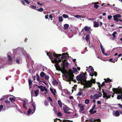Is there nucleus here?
Masks as SVG:
<instances>
[{
	"label": "nucleus",
	"instance_id": "obj_44",
	"mask_svg": "<svg viewBox=\"0 0 122 122\" xmlns=\"http://www.w3.org/2000/svg\"><path fill=\"white\" fill-rule=\"evenodd\" d=\"M117 33V32H114L112 34V35L114 38L116 37L115 35Z\"/></svg>",
	"mask_w": 122,
	"mask_h": 122
},
{
	"label": "nucleus",
	"instance_id": "obj_61",
	"mask_svg": "<svg viewBox=\"0 0 122 122\" xmlns=\"http://www.w3.org/2000/svg\"><path fill=\"white\" fill-rule=\"evenodd\" d=\"M117 61V59H115L113 60H112V62L114 63L115 62Z\"/></svg>",
	"mask_w": 122,
	"mask_h": 122
},
{
	"label": "nucleus",
	"instance_id": "obj_19",
	"mask_svg": "<svg viewBox=\"0 0 122 122\" xmlns=\"http://www.w3.org/2000/svg\"><path fill=\"white\" fill-rule=\"evenodd\" d=\"M102 92L103 93V98H106L107 97V93L106 92H104V90L103 89H102Z\"/></svg>",
	"mask_w": 122,
	"mask_h": 122
},
{
	"label": "nucleus",
	"instance_id": "obj_29",
	"mask_svg": "<svg viewBox=\"0 0 122 122\" xmlns=\"http://www.w3.org/2000/svg\"><path fill=\"white\" fill-rule=\"evenodd\" d=\"M39 90H36L34 92V93L36 97H37L39 94Z\"/></svg>",
	"mask_w": 122,
	"mask_h": 122
},
{
	"label": "nucleus",
	"instance_id": "obj_16",
	"mask_svg": "<svg viewBox=\"0 0 122 122\" xmlns=\"http://www.w3.org/2000/svg\"><path fill=\"white\" fill-rule=\"evenodd\" d=\"M78 107L80 108V110L81 111L84 110V106L81 104H78Z\"/></svg>",
	"mask_w": 122,
	"mask_h": 122
},
{
	"label": "nucleus",
	"instance_id": "obj_64",
	"mask_svg": "<svg viewBox=\"0 0 122 122\" xmlns=\"http://www.w3.org/2000/svg\"><path fill=\"white\" fill-rule=\"evenodd\" d=\"M118 105L122 109V105L120 104H118Z\"/></svg>",
	"mask_w": 122,
	"mask_h": 122
},
{
	"label": "nucleus",
	"instance_id": "obj_11",
	"mask_svg": "<svg viewBox=\"0 0 122 122\" xmlns=\"http://www.w3.org/2000/svg\"><path fill=\"white\" fill-rule=\"evenodd\" d=\"M50 90L51 92L53 95H56V92L55 89H53L51 87L50 88Z\"/></svg>",
	"mask_w": 122,
	"mask_h": 122
},
{
	"label": "nucleus",
	"instance_id": "obj_45",
	"mask_svg": "<svg viewBox=\"0 0 122 122\" xmlns=\"http://www.w3.org/2000/svg\"><path fill=\"white\" fill-rule=\"evenodd\" d=\"M31 112V109L30 108H29V110L27 112V114H30V113Z\"/></svg>",
	"mask_w": 122,
	"mask_h": 122
},
{
	"label": "nucleus",
	"instance_id": "obj_35",
	"mask_svg": "<svg viewBox=\"0 0 122 122\" xmlns=\"http://www.w3.org/2000/svg\"><path fill=\"white\" fill-rule=\"evenodd\" d=\"M62 16L65 18H68L69 17L68 15H66L65 14H63L62 15Z\"/></svg>",
	"mask_w": 122,
	"mask_h": 122
},
{
	"label": "nucleus",
	"instance_id": "obj_58",
	"mask_svg": "<svg viewBox=\"0 0 122 122\" xmlns=\"http://www.w3.org/2000/svg\"><path fill=\"white\" fill-rule=\"evenodd\" d=\"M94 74L95 76H97V73L96 72L94 71Z\"/></svg>",
	"mask_w": 122,
	"mask_h": 122
},
{
	"label": "nucleus",
	"instance_id": "obj_14",
	"mask_svg": "<svg viewBox=\"0 0 122 122\" xmlns=\"http://www.w3.org/2000/svg\"><path fill=\"white\" fill-rule=\"evenodd\" d=\"M99 26V24L97 22V21L93 22V26L95 27H97Z\"/></svg>",
	"mask_w": 122,
	"mask_h": 122
},
{
	"label": "nucleus",
	"instance_id": "obj_56",
	"mask_svg": "<svg viewBox=\"0 0 122 122\" xmlns=\"http://www.w3.org/2000/svg\"><path fill=\"white\" fill-rule=\"evenodd\" d=\"M114 20L117 22H118L120 20V19L117 18H114Z\"/></svg>",
	"mask_w": 122,
	"mask_h": 122
},
{
	"label": "nucleus",
	"instance_id": "obj_43",
	"mask_svg": "<svg viewBox=\"0 0 122 122\" xmlns=\"http://www.w3.org/2000/svg\"><path fill=\"white\" fill-rule=\"evenodd\" d=\"M68 36L69 38H71L73 36L72 33H71V34L70 33L68 34Z\"/></svg>",
	"mask_w": 122,
	"mask_h": 122
},
{
	"label": "nucleus",
	"instance_id": "obj_54",
	"mask_svg": "<svg viewBox=\"0 0 122 122\" xmlns=\"http://www.w3.org/2000/svg\"><path fill=\"white\" fill-rule=\"evenodd\" d=\"M94 110L92 109H91L89 111V112L92 114V113L93 112V110Z\"/></svg>",
	"mask_w": 122,
	"mask_h": 122
},
{
	"label": "nucleus",
	"instance_id": "obj_13",
	"mask_svg": "<svg viewBox=\"0 0 122 122\" xmlns=\"http://www.w3.org/2000/svg\"><path fill=\"white\" fill-rule=\"evenodd\" d=\"M105 80V83H107V82L110 83L111 82L112 80L111 79H110L109 78H108L107 79H104Z\"/></svg>",
	"mask_w": 122,
	"mask_h": 122
},
{
	"label": "nucleus",
	"instance_id": "obj_20",
	"mask_svg": "<svg viewBox=\"0 0 122 122\" xmlns=\"http://www.w3.org/2000/svg\"><path fill=\"white\" fill-rule=\"evenodd\" d=\"M113 114L114 116L115 115V116L117 117L118 116L120 115V113H119V112L118 111H116L115 112L114 115L113 113Z\"/></svg>",
	"mask_w": 122,
	"mask_h": 122
},
{
	"label": "nucleus",
	"instance_id": "obj_39",
	"mask_svg": "<svg viewBox=\"0 0 122 122\" xmlns=\"http://www.w3.org/2000/svg\"><path fill=\"white\" fill-rule=\"evenodd\" d=\"M57 115L59 116H62V114L60 112H58L57 114Z\"/></svg>",
	"mask_w": 122,
	"mask_h": 122
},
{
	"label": "nucleus",
	"instance_id": "obj_40",
	"mask_svg": "<svg viewBox=\"0 0 122 122\" xmlns=\"http://www.w3.org/2000/svg\"><path fill=\"white\" fill-rule=\"evenodd\" d=\"M61 122H73L72 121H71L69 120H64L63 121H61Z\"/></svg>",
	"mask_w": 122,
	"mask_h": 122
},
{
	"label": "nucleus",
	"instance_id": "obj_50",
	"mask_svg": "<svg viewBox=\"0 0 122 122\" xmlns=\"http://www.w3.org/2000/svg\"><path fill=\"white\" fill-rule=\"evenodd\" d=\"M98 93H99V94H98V95L99 97H101L102 96V94L101 93V92H98Z\"/></svg>",
	"mask_w": 122,
	"mask_h": 122
},
{
	"label": "nucleus",
	"instance_id": "obj_25",
	"mask_svg": "<svg viewBox=\"0 0 122 122\" xmlns=\"http://www.w3.org/2000/svg\"><path fill=\"white\" fill-rule=\"evenodd\" d=\"M8 60L9 61L12 62V58L9 55H8Z\"/></svg>",
	"mask_w": 122,
	"mask_h": 122
},
{
	"label": "nucleus",
	"instance_id": "obj_31",
	"mask_svg": "<svg viewBox=\"0 0 122 122\" xmlns=\"http://www.w3.org/2000/svg\"><path fill=\"white\" fill-rule=\"evenodd\" d=\"M94 99H97L98 97H99L98 94H96L93 96Z\"/></svg>",
	"mask_w": 122,
	"mask_h": 122
},
{
	"label": "nucleus",
	"instance_id": "obj_36",
	"mask_svg": "<svg viewBox=\"0 0 122 122\" xmlns=\"http://www.w3.org/2000/svg\"><path fill=\"white\" fill-rule=\"evenodd\" d=\"M89 100L88 99H86L85 100V103L86 104H88L89 102Z\"/></svg>",
	"mask_w": 122,
	"mask_h": 122
},
{
	"label": "nucleus",
	"instance_id": "obj_48",
	"mask_svg": "<svg viewBox=\"0 0 122 122\" xmlns=\"http://www.w3.org/2000/svg\"><path fill=\"white\" fill-rule=\"evenodd\" d=\"M45 78L46 80H48L49 78V76H45Z\"/></svg>",
	"mask_w": 122,
	"mask_h": 122
},
{
	"label": "nucleus",
	"instance_id": "obj_52",
	"mask_svg": "<svg viewBox=\"0 0 122 122\" xmlns=\"http://www.w3.org/2000/svg\"><path fill=\"white\" fill-rule=\"evenodd\" d=\"M58 120L59 121H60V122H61V121H62V120H60V119H56H56H54V122H57L56 120Z\"/></svg>",
	"mask_w": 122,
	"mask_h": 122
},
{
	"label": "nucleus",
	"instance_id": "obj_21",
	"mask_svg": "<svg viewBox=\"0 0 122 122\" xmlns=\"http://www.w3.org/2000/svg\"><path fill=\"white\" fill-rule=\"evenodd\" d=\"M77 86V85H75L74 86L72 87V92L74 91H76Z\"/></svg>",
	"mask_w": 122,
	"mask_h": 122
},
{
	"label": "nucleus",
	"instance_id": "obj_3",
	"mask_svg": "<svg viewBox=\"0 0 122 122\" xmlns=\"http://www.w3.org/2000/svg\"><path fill=\"white\" fill-rule=\"evenodd\" d=\"M70 73H67V74L66 75L65 78L67 79L66 81L69 82V83L71 84V81H74L73 77L74 75L73 74V73H74L75 71L74 70L72 71L71 70H70Z\"/></svg>",
	"mask_w": 122,
	"mask_h": 122
},
{
	"label": "nucleus",
	"instance_id": "obj_10",
	"mask_svg": "<svg viewBox=\"0 0 122 122\" xmlns=\"http://www.w3.org/2000/svg\"><path fill=\"white\" fill-rule=\"evenodd\" d=\"M31 107H32L31 108L32 109V110L33 111L32 113H34L36 109V107L35 106V103L34 102H33L31 104Z\"/></svg>",
	"mask_w": 122,
	"mask_h": 122
},
{
	"label": "nucleus",
	"instance_id": "obj_18",
	"mask_svg": "<svg viewBox=\"0 0 122 122\" xmlns=\"http://www.w3.org/2000/svg\"><path fill=\"white\" fill-rule=\"evenodd\" d=\"M26 102L24 100L23 101V107L25 109H27V108L26 107Z\"/></svg>",
	"mask_w": 122,
	"mask_h": 122
},
{
	"label": "nucleus",
	"instance_id": "obj_2",
	"mask_svg": "<svg viewBox=\"0 0 122 122\" xmlns=\"http://www.w3.org/2000/svg\"><path fill=\"white\" fill-rule=\"evenodd\" d=\"M81 84L84 85V88H86L91 87L93 85L92 83L95 84V80L92 78L90 80L86 81H81Z\"/></svg>",
	"mask_w": 122,
	"mask_h": 122
},
{
	"label": "nucleus",
	"instance_id": "obj_15",
	"mask_svg": "<svg viewBox=\"0 0 122 122\" xmlns=\"http://www.w3.org/2000/svg\"><path fill=\"white\" fill-rule=\"evenodd\" d=\"M52 83L53 85H56L58 84V82L55 79H53V81H52Z\"/></svg>",
	"mask_w": 122,
	"mask_h": 122
},
{
	"label": "nucleus",
	"instance_id": "obj_30",
	"mask_svg": "<svg viewBox=\"0 0 122 122\" xmlns=\"http://www.w3.org/2000/svg\"><path fill=\"white\" fill-rule=\"evenodd\" d=\"M64 29H68L69 27V25L68 24H66L64 25Z\"/></svg>",
	"mask_w": 122,
	"mask_h": 122
},
{
	"label": "nucleus",
	"instance_id": "obj_1",
	"mask_svg": "<svg viewBox=\"0 0 122 122\" xmlns=\"http://www.w3.org/2000/svg\"><path fill=\"white\" fill-rule=\"evenodd\" d=\"M51 60V62L53 63H55V65L57 70H59V68L60 67L59 65V63L61 61V59H60L58 60L57 59H58L62 55L61 54H46Z\"/></svg>",
	"mask_w": 122,
	"mask_h": 122
},
{
	"label": "nucleus",
	"instance_id": "obj_55",
	"mask_svg": "<svg viewBox=\"0 0 122 122\" xmlns=\"http://www.w3.org/2000/svg\"><path fill=\"white\" fill-rule=\"evenodd\" d=\"M5 102L7 104H9L10 103V101L8 100H6L5 101Z\"/></svg>",
	"mask_w": 122,
	"mask_h": 122
},
{
	"label": "nucleus",
	"instance_id": "obj_49",
	"mask_svg": "<svg viewBox=\"0 0 122 122\" xmlns=\"http://www.w3.org/2000/svg\"><path fill=\"white\" fill-rule=\"evenodd\" d=\"M44 86H43V87H41L40 88V90L42 92H43L44 91Z\"/></svg>",
	"mask_w": 122,
	"mask_h": 122
},
{
	"label": "nucleus",
	"instance_id": "obj_51",
	"mask_svg": "<svg viewBox=\"0 0 122 122\" xmlns=\"http://www.w3.org/2000/svg\"><path fill=\"white\" fill-rule=\"evenodd\" d=\"M72 69L75 72H76L78 71L77 70L76 68L73 67L72 68Z\"/></svg>",
	"mask_w": 122,
	"mask_h": 122
},
{
	"label": "nucleus",
	"instance_id": "obj_7",
	"mask_svg": "<svg viewBox=\"0 0 122 122\" xmlns=\"http://www.w3.org/2000/svg\"><path fill=\"white\" fill-rule=\"evenodd\" d=\"M63 55L61 57V60L64 63H65V62L67 61V59L66 58V56L65 55V54L67 55V56H69L68 54H62Z\"/></svg>",
	"mask_w": 122,
	"mask_h": 122
},
{
	"label": "nucleus",
	"instance_id": "obj_63",
	"mask_svg": "<svg viewBox=\"0 0 122 122\" xmlns=\"http://www.w3.org/2000/svg\"><path fill=\"white\" fill-rule=\"evenodd\" d=\"M97 121V122H101V120L100 119H98L96 120V121Z\"/></svg>",
	"mask_w": 122,
	"mask_h": 122
},
{
	"label": "nucleus",
	"instance_id": "obj_41",
	"mask_svg": "<svg viewBox=\"0 0 122 122\" xmlns=\"http://www.w3.org/2000/svg\"><path fill=\"white\" fill-rule=\"evenodd\" d=\"M74 16L77 18H80L81 17V16L79 15H74Z\"/></svg>",
	"mask_w": 122,
	"mask_h": 122
},
{
	"label": "nucleus",
	"instance_id": "obj_12",
	"mask_svg": "<svg viewBox=\"0 0 122 122\" xmlns=\"http://www.w3.org/2000/svg\"><path fill=\"white\" fill-rule=\"evenodd\" d=\"M91 29V27H88L87 26H86L84 27V30L86 31H89ZM84 30V29H82V30L83 31Z\"/></svg>",
	"mask_w": 122,
	"mask_h": 122
},
{
	"label": "nucleus",
	"instance_id": "obj_47",
	"mask_svg": "<svg viewBox=\"0 0 122 122\" xmlns=\"http://www.w3.org/2000/svg\"><path fill=\"white\" fill-rule=\"evenodd\" d=\"M99 6L98 5L96 4H95L94 6V7L96 9H97L98 7Z\"/></svg>",
	"mask_w": 122,
	"mask_h": 122
},
{
	"label": "nucleus",
	"instance_id": "obj_42",
	"mask_svg": "<svg viewBox=\"0 0 122 122\" xmlns=\"http://www.w3.org/2000/svg\"><path fill=\"white\" fill-rule=\"evenodd\" d=\"M15 98L13 97H10L9 98L10 100L12 102L13 101H14L15 100Z\"/></svg>",
	"mask_w": 122,
	"mask_h": 122
},
{
	"label": "nucleus",
	"instance_id": "obj_17",
	"mask_svg": "<svg viewBox=\"0 0 122 122\" xmlns=\"http://www.w3.org/2000/svg\"><path fill=\"white\" fill-rule=\"evenodd\" d=\"M113 17L114 18H119L121 17V15L120 14H118L117 15H113Z\"/></svg>",
	"mask_w": 122,
	"mask_h": 122
},
{
	"label": "nucleus",
	"instance_id": "obj_26",
	"mask_svg": "<svg viewBox=\"0 0 122 122\" xmlns=\"http://www.w3.org/2000/svg\"><path fill=\"white\" fill-rule=\"evenodd\" d=\"M100 47L101 48V51L102 52V53H105L104 52V48H103V47L102 46L101 44V43L100 45Z\"/></svg>",
	"mask_w": 122,
	"mask_h": 122
},
{
	"label": "nucleus",
	"instance_id": "obj_8",
	"mask_svg": "<svg viewBox=\"0 0 122 122\" xmlns=\"http://www.w3.org/2000/svg\"><path fill=\"white\" fill-rule=\"evenodd\" d=\"M63 109L64 110V112L65 113L70 114V112H69L68 111L70 110V109L67 106H66L63 107Z\"/></svg>",
	"mask_w": 122,
	"mask_h": 122
},
{
	"label": "nucleus",
	"instance_id": "obj_27",
	"mask_svg": "<svg viewBox=\"0 0 122 122\" xmlns=\"http://www.w3.org/2000/svg\"><path fill=\"white\" fill-rule=\"evenodd\" d=\"M90 38V36L89 35L87 34L86 35L85 37V39L86 41L87 42L89 41Z\"/></svg>",
	"mask_w": 122,
	"mask_h": 122
},
{
	"label": "nucleus",
	"instance_id": "obj_4",
	"mask_svg": "<svg viewBox=\"0 0 122 122\" xmlns=\"http://www.w3.org/2000/svg\"><path fill=\"white\" fill-rule=\"evenodd\" d=\"M119 87L118 88H113L112 90L114 92V93L116 94H121L122 95H118L117 97V98L118 100L121 99L122 98V88H119Z\"/></svg>",
	"mask_w": 122,
	"mask_h": 122
},
{
	"label": "nucleus",
	"instance_id": "obj_23",
	"mask_svg": "<svg viewBox=\"0 0 122 122\" xmlns=\"http://www.w3.org/2000/svg\"><path fill=\"white\" fill-rule=\"evenodd\" d=\"M83 94V92H82L81 90V89L80 90L79 92L77 94V96H80L82 95Z\"/></svg>",
	"mask_w": 122,
	"mask_h": 122
},
{
	"label": "nucleus",
	"instance_id": "obj_62",
	"mask_svg": "<svg viewBox=\"0 0 122 122\" xmlns=\"http://www.w3.org/2000/svg\"><path fill=\"white\" fill-rule=\"evenodd\" d=\"M25 55H24V56H25V57L27 56V57L28 58H29V54H25Z\"/></svg>",
	"mask_w": 122,
	"mask_h": 122
},
{
	"label": "nucleus",
	"instance_id": "obj_59",
	"mask_svg": "<svg viewBox=\"0 0 122 122\" xmlns=\"http://www.w3.org/2000/svg\"><path fill=\"white\" fill-rule=\"evenodd\" d=\"M90 70H91V71L92 72H94V69H93V68L92 67H91L90 68Z\"/></svg>",
	"mask_w": 122,
	"mask_h": 122
},
{
	"label": "nucleus",
	"instance_id": "obj_5",
	"mask_svg": "<svg viewBox=\"0 0 122 122\" xmlns=\"http://www.w3.org/2000/svg\"><path fill=\"white\" fill-rule=\"evenodd\" d=\"M76 80L80 81H86V77L82 74H80L77 76L76 77Z\"/></svg>",
	"mask_w": 122,
	"mask_h": 122
},
{
	"label": "nucleus",
	"instance_id": "obj_6",
	"mask_svg": "<svg viewBox=\"0 0 122 122\" xmlns=\"http://www.w3.org/2000/svg\"><path fill=\"white\" fill-rule=\"evenodd\" d=\"M14 53L20 52L22 53H26V51L24 50L23 48L22 47H19L13 50Z\"/></svg>",
	"mask_w": 122,
	"mask_h": 122
},
{
	"label": "nucleus",
	"instance_id": "obj_37",
	"mask_svg": "<svg viewBox=\"0 0 122 122\" xmlns=\"http://www.w3.org/2000/svg\"><path fill=\"white\" fill-rule=\"evenodd\" d=\"M105 82L104 81L102 83V84L101 85H98V86L99 87H101V86H103L104 85H105Z\"/></svg>",
	"mask_w": 122,
	"mask_h": 122
},
{
	"label": "nucleus",
	"instance_id": "obj_22",
	"mask_svg": "<svg viewBox=\"0 0 122 122\" xmlns=\"http://www.w3.org/2000/svg\"><path fill=\"white\" fill-rule=\"evenodd\" d=\"M60 107L61 108L62 107V103L61 101L59 100H58L57 101Z\"/></svg>",
	"mask_w": 122,
	"mask_h": 122
},
{
	"label": "nucleus",
	"instance_id": "obj_60",
	"mask_svg": "<svg viewBox=\"0 0 122 122\" xmlns=\"http://www.w3.org/2000/svg\"><path fill=\"white\" fill-rule=\"evenodd\" d=\"M89 121L92 122H96V120H93V119H90Z\"/></svg>",
	"mask_w": 122,
	"mask_h": 122
},
{
	"label": "nucleus",
	"instance_id": "obj_24",
	"mask_svg": "<svg viewBox=\"0 0 122 122\" xmlns=\"http://www.w3.org/2000/svg\"><path fill=\"white\" fill-rule=\"evenodd\" d=\"M29 86L30 88L31 87L32 81L30 79H29L28 81Z\"/></svg>",
	"mask_w": 122,
	"mask_h": 122
},
{
	"label": "nucleus",
	"instance_id": "obj_46",
	"mask_svg": "<svg viewBox=\"0 0 122 122\" xmlns=\"http://www.w3.org/2000/svg\"><path fill=\"white\" fill-rule=\"evenodd\" d=\"M89 74L90 75V76H91L92 77L94 75L93 72H92L90 73Z\"/></svg>",
	"mask_w": 122,
	"mask_h": 122
},
{
	"label": "nucleus",
	"instance_id": "obj_28",
	"mask_svg": "<svg viewBox=\"0 0 122 122\" xmlns=\"http://www.w3.org/2000/svg\"><path fill=\"white\" fill-rule=\"evenodd\" d=\"M40 75L41 77H43L45 76V74L44 72L42 71Z\"/></svg>",
	"mask_w": 122,
	"mask_h": 122
},
{
	"label": "nucleus",
	"instance_id": "obj_9",
	"mask_svg": "<svg viewBox=\"0 0 122 122\" xmlns=\"http://www.w3.org/2000/svg\"><path fill=\"white\" fill-rule=\"evenodd\" d=\"M22 61V58L20 56H18L16 58V62L17 63L19 64Z\"/></svg>",
	"mask_w": 122,
	"mask_h": 122
},
{
	"label": "nucleus",
	"instance_id": "obj_53",
	"mask_svg": "<svg viewBox=\"0 0 122 122\" xmlns=\"http://www.w3.org/2000/svg\"><path fill=\"white\" fill-rule=\"evenodd\" d=\"M112 16L111 15H109L108 16L107 18L108 20H110L112 18Z\"/></svg>",
	"mask_w": 122,
	"mask_h": 122
},
{
	"label": "nucleus",
	"instance_id": "obj_34",
	"mask_svg": "<svg viewBox=\"0 0 122 122\" xmlns=\"http://www.w3.org/2000/svg\"><path fill=\"white\" fill-rule=\"evenodd\" d=\"M38 11L42 12L43 11V9L42 8H40L37 10Z\"/></svg>",
	"mask_w": 122,
	"mask_h": 122
},
{
	"label": "nucleus",
	"instance_id": "obj_32",
	"mask_svg": "<svg viewBox=\"0 0 122 122\" xmlns=\"http://www.w3.org/2000/svg\"><path fill=\"white\" fill-rule=\"evenodd\" d=\"M29 7L31 8L36 10V7L35 6L30 5Z\"/></svg>",
	"mask_w": 122,
	"mask_h": 122
},
{
	"label": "nucleus",
	"instance_id": "obj_38",
	"mask_svg": "<svg viewBox=\"0 0 122 122\" xmlns=\"http://www.w3.org/2000/svg\"><path fill=\"white\" fill-rule=\"evenodd\" d=\"M44 104L46 106H47L48 105V103L47 101L46 100L44 101Z\"/></svg>",
	"mask_w": 122,
	"mask_h": 122
},
{
	"label": "nucleus",
	"instance_id": "obj_57",
	"mask_svg": "<svg viewBox=\"0 0 122 122\" xmlns=\"http://www.w3.org/2000/svg\"><path fill=\"white\" fill-rule=\"evenodd\" d=\"M53 110H54V112H55V113L56 114H57V113L58 112V111H57V110H55V108L54 107V108H53Z\"/></svg>",
	"mask_w": 122,
	"mask_h": 122
},
{
	"label": "nucleus",
	"instance_id": "obj_33",
	"mask_svg": "<svg viewBox=\"0 0 122 122\" xmlns=\"http://www.w3.org/2000/svg\"><path fill=\"white\" fill-rule=\"evenodd\" d=\"M59 21L60 22H62L63 20L62 17L61 16H59Z\"/></svg>",
	"mask_w": 122,
	"mask_h": 122
}]
</instances>
